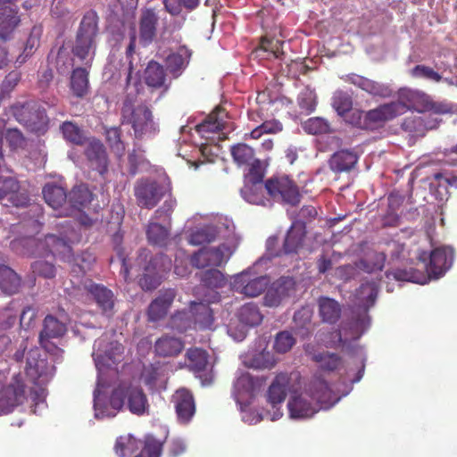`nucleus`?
I'll return each mask as SVG.
<instances>
[{
    "mask_svg": "<svg viewBox=\"0 0 457 457\" xmlns=\"http://www.w3.org/2000/svg\"><path fill=\"white\" fill-rule=\"evenodd\" d=\"M127 403L129 411L137 416L144 415L149 408L147 397L140 386L120 384L110 396V405L113 411H105L100 403L99 383L94 391V408L96 418L114 417Z\"/></svg>",
    "mask_w": 457,
    "mask_h": 457,
    "instance_id": "1",
    "label": "nucleus"
},
{
    "mask_svg": "<svg viewBox=\"0 0 457 457\" xmlns=\"http://www.w3.org/2000/svg\"><path fill=\"white\" fill-rule=\"evenodd\" d=\"M332 400V391L328 382L315 377L304 392L292 395L287 403L291 419H308L321 408L328 405Z\"/></svg>",
    "mask_w": 457,
    "mask_h": 457,
    "instance_id": "2",
    "label": "nucleus"
},
{
    "mask_svg": "<svg viewBox=\"0 0 457 457\" xmlns=\"http://www.w3.org/2000/svg\"><path fill=\"white\" fill-rule=\"evenodd\" d=\"M98 34V16L93 10L87 12L79 24L71 52L83 64L90 65L95 56Z\"/></svg>",
    "mask_w": 457,
    "mask_h": 457,
    "instance_id": "3",
    "label": "nucleus"
},
{
    "mask_svg": "<svg viewBox=\"0 0 457 457\" xmlns=\"http://www.w3.org/2000/svg\"><path fill=\"white\" fill-rule=\"evenodd\" d=\"M120 113L122 124L130 125L137 138L154 135L158 131L151 109L145 104L135 106L129 96L125 97Z\"/></svg>",
    "mask_w": 457,
    "mask_h": 457,
    "instance_id": "4",
    "label": "nucleus"
},
{
    "mask_svg": "<svg viewBox=\"0 0 457 457\" xmlns=\"http://www.w3.org/2000/svg\"><path fill=\"white\" fill-rule=\"evenodd\" d=\"M141 448L134 457H161L163 442L152 435H146L143 441L131 435L120 436L116 439L114 452L119 457H127Z\"/></svg>",
    "mask_w": 457,
    "mask_h": 457,
    "instance_id": "5",
    "label": "nucleus"
},
{
    "mask_svg": "<svg viewBox=\"0 0 457 457\" xmlns=\"http://www.w3.org/2000/svg\"><path fill=\"white\" fill-rule=\"evenodd\" d=\"M12 112L19 123L37 135H43L48 129L46 112L36 101L16 103L12 106Z\"/></svg>",
    "mask_w": 457,
    "mask_h": 457,
    "instance_id": "6",
    "label": "nucleus"
},
{
    "mask_svg": "<svg viewBox=\"0 0 457 457\" xmlns=\"http://www.w3.org/2000/svg\"><path fill=\"white\" fill-rule=\"evenodd\" d=\"M265 188L274 201L282 204L296 206L301 202L299 187L288 176H275L267 179Z\"/></svg>",
    "mask_w": 457,
    "mask_h": 457,
    "instance_id": "7",
    "label": "nucleus"
},
{
    "mask_svg": "<svg viewBox=\"0 0 457 457\" xmlns=\"http://www.w3.org/2000/svg\"><path fill=\"white\" fill-rule=\"evenodd\" d=\"M167 257L164 254L153 256L150 250L141 248L138 252L137 263L143 270L139 278V286L145 291H151L158 287L162 282V276L157 264L160 261L164 262Z\"/></svg>",
    "mask_w": 457,
    "mask_h": 457,
    "instance_id": "8",
    "label": "nucleus"
},
{
    "mask_svg": "<svg viewBox=\"0 0 457 457\" xmlns=\"http://www.w3.org/2000/svg\"><path fill=\"white\" fill-rule=\"evenodd\" d=\"M26 385L21 373L15 374L10 382L0 389V415L12 411L24 403Z\"/></svg>",
    "mask_w": 457,
    "mask_h": 457,
    "instance_id": "9",
    "label": "nucleus"
},
{
    "mask_svg": "<svg viewBox=\"0 0 457 457\" xmlns=\"http://www.w3.org/2000/svg\"><path fill=\"white\" fill-rule=\"evenodd\" d=\"M270 278L267 276H258L251 270H246L233 277L232 289L248 297L260 295L268 287Z\"/></svg>",
    "mask_w": 457,
    "mask_h": 457,
    "instance_id": "10",
    "label": "nucleus"
},
{
    "mask_svg": "<svg viewBox=\"0 0 457 457\" xmlns=\"http://www.w3.org/2000/svg\"><path fill=\"white\" fill-rule=\"evenodd\" d=\"M163 187L154 179L141 178L134 185V195L141 208L153 209L163 197Z\"/></svg>",
    "mask_w": 457,
    "mask_h": 457,
    "instance_id": "11",
    "label": "nucleus"
},
{
    "mask_svg": "<svg viewBox=\"0 0 457 457\" xmlns=\"http://www.w3.org/2000/svg\"><path fill=\"white\" fill-rule=\"evenodd\" d=\"M453 249L448 246L435 248L429 254L427 263V253L423 252L419 259L424 262V267L429 278H438L450 269L453 261Z\"/></svg>",
    "mask_w": 457,
    "mask_h": 457,
    "instance_id": "12",
    "label": "nucleus"
},
{
    "mask_svg": "<svg viewBox=\"0 0 457 457\" xmlns=\"http://www.w3.org/2000/svg\"><path fill=\"white\" fill-rule=\"evenodd\" d=\"M231 255L228 246L220 245L218 247H204L192 255V265L204 269L209 266L219 267L226 263Z\"/></svg>",
    "mask_w": 457,
    "mask_h": 457,
    "instance_id": "13",
    "label": "nucleus"
},
{
    "mask_svg": "<svg viewBox=\"0 0 457 457\" xmlns=\"http://www.w3.org/2000/svg\"><path fill=\"white\" fill-rule=\"evenodd\" d=\"M84 145V154L89 168L104 177L108 172L109 167V159L105 146L96 137H89Z\"/></svg>",
    "mask_w": 457,
    "mask_h": 457,
    "instance_id": "14",
    "label": "nucleus"
},
{
    "mask_svg": "<svg viewBox=\"0 0 457 457\" xmlns=\"http://www.w3.org/2000/svg\"><path fill=\"white\" fill-rule=\"evenodd\" d=\"M295 293V281L291 277H281L271 284L263 297L268 307H278Z\"/></svg>",
    "mask_w": 457,
    "mask_h": 457,
    "instance_id": "15",
    "label": "nucleus"
},
{
    "mask_svg": "<svg viewBox=\"0 0 457 457\" xmlns=\"http://www.w3.org/2000/svg\"><path fill=\"white\" fill-rule=\"evenodd\" d=\"M159 12L154 8L145 7L141 9L138 20L139 43L143 46L152 44L157 35Z\"/></svg>",
    "mask_w": 457,
    "mask_h": 457,
    "instance_id": "16",
    "label": "nucleus"
},
{
    "mask_svg": "<svg viewBox=\"0 0 457 457\" xmlns=\"http://www.w3.org/2000/svg\"><path fill=\"white\" fill-rule=\"evenodd\" d=\"M171 403L180 423H188L195 413V401L191 391L179 388L171 396Z\"/></svg>",
    "mask_w": 457,
    "mask_h": 457,
    "instance_id": "17",
    "label": "nucleus"
},
{
    "mask_svg": "<svg viewBox=\"0 0 457 457\" xmlns=\"http://www.w3.org/2000/svg\"><path fill=\"white\" fill-rule=\"evenodd\" d=\"M67 327L53 315H46L44 319L43 328L39 334V343L47 352L57 350V347L50 342L52 338H60L65 335Z\"/></svg>",
    "mask_w": 457,
    "mask_h": 457,
    "instance_id": "18",
    "label": "nucleus"
},
{
    "mask_svg": "<svg viewBox=\"0 0 457 457\" xmlns=\"http://www.w3.org/2000/svg\"><path fill=\"white\" fill-rule=\"evenodd\" d=\"M93 200V194L86 184L76 185L67 194L69 207L60 212L62 216L72 215L74 212H82Z\"/></svg>",
    "mask_w": 457,
    "mask_h": 457,
    "instance_id": "19",
    "label": "nucleus"
},
{
    "mask_svg": "<svg viewBox=\"0 0 457 457\" xmlns=\"http://www.w3.org/2000/svg\"><path fill=\"white\" fill-rule=\"evenodd\" d=\"M427 94L409 87H402L397 91V100L392 101L394 104L399 105V116L404 114L408 110H414L422 112L423 104Z\"/></svg>",
    "mask_w": 457,
    "mask_h": 457,
    "instance_id": "20",
    "label": "nucleus"
},
{
    "mask_svg": "<svg viewBox=\"0 0 457 457\" xmlns=\"http://www.w3.org/2000/svg\"><path fill=\"white\" fill-rule=\"evenodd\" d=\"M85 289L88 295L94 299L102 312L107 316L113 314L114 295L112 290L102 284H96L89 280L85 284Z\"/></svg>",
    "mask_w": 457,
    "mask_h": 457,
    "instance_id": "21",
    "label": "nucleus"
},
{
    "mask_svg": "<svg viewBox=\"0 0 457 457\" xmlns=\"http://www.w3.org/2000/svg\"><path fill=\"white\" fill-rule=\"evenodd\" d=\"M177 295L174 288H165L159 291L158 296L148 306L147 316L150 321L163 319Z\"/></svg>",
    "mask_w": 457,
    "mask_h": 457,
    "instance_id": "22",
    "label": "nucleus"
},
{
    "mask_svg": "<svg viewBox=\"0 0 457 457\" xmlns=\"http://www.w3.org/2000/svg\"><path fill=\"white\" fill-rule=\"evenodd\" d=\"M144 80L147 87L154 89L168 91L170 81L167 76V70L156 61L151 60L145 69Z\"/></svg>",
    "mask_w": 457,
    "mask_h": 457,
    "instance_id": "23",
    "label": "nucleus"
},
{
    "mask_svg": "<svg viewBox=\"0 0 457 457\" xmlns=\"http://www.w3.org/2000/svg\"><path fill=\"white\" fill-rule=\"evenodd\" d=\"M379 282L380 279L366 280L362 282L353 294L354 303L363 308L365 311L372 307L378 295Z\"/></svg>",
    "mask_w": 457,
    "mask_h": 457,
    "instance_id": "24",
    "label": "nucleus"
},
{
    "mask_svg": "<svg viewBox=\"0 0 457 457\" xmlns=\"http://www.w3.org/2000/svg\"><path fill=\"white\" fill-rule=\"evenodd\" d=\"M398 104H394L393 102H390L366 112V120H368L369 129H373L398 117Z\"/></svg>",
    "mask_w": 457,
    "mask_h": 457,
    "instance_id": "25",
    "label": "nucleus"
},
{
    "mask_svg": "<svg viewBox=\"0 0 457 457\" xmlns=\"http://www.w3.org/2000/svg\"><path fill=\"white\" fill-rule=\"evenodd\" d=\"M192 53L185 46H179L176 52H171L165 58L166 70L173 79H178L187 67Z\"/></svg>",
    "mask_w": 457,
    "mask_h": 457,
    "instance_id": "26",
    "label": "nucleus"
},
{
    "mask_svg": "<svg viewBox=\"0 0 457 457\" xmlns=\"http://www.w3.org/2000/svg\"><path fill=\"white\" fill-rule=\"evenodd\" d=\"M190 310L195 330L212 329L214 323L213 312L208 303L204 302H191Z\"/></svg>",
    "mask_w": 457,
    "mask_h": 457,
    "instance_id": "27",
    "label": "nucleus"
},
{
    "mask_svg": "<svg viewBox=\"0 0 457 457\" xmlns=\"http://www.w3.org/2000/svg\"><path fill=\"white\" fill-rule=\"evenodd\" d=\"M289 381L290 379L287 374H278L270 386L267 397L273 409H276L278 404H281L285 401Z\"/></svg>",
    "mask_w": 457,
    "mask_h": 457,
    "instance_id": "28",
    "label": "nucleus"
},
{
    "mask_svg": "<svg viewBox=\"0 0 457 457\" xmlns=\"http://www.w3.org/2000/svg\"><path fill=\"white\" fill-rule=\"evenodd\" d=\"M184 342L175 337L164 335L154 343V352L161 357L178 356L184 349Z\"/></svg>",
    "mask_w": 457,
    "mask_h": 457,
    "instance_id": "29",
    "label": "nucleus"
},
{
    "mask_svg": "<svg viewBox=\"0 0 457 457\" xmlns=\"http://www.w3.org/2000/svg\"><path fill=\"white\" fill-rule=\"evenodd\" d=\"M124 346L119 342H111L104 353H100V349L93 353L96 366H111L112 364L120 363L123 359Z\"/></svg>",
    "mask_w": 457,
    "mask_h": 457,
    "instance_id": "30",
    "label": "nucleus"
},
{
    "mask_svg": "<svg viewBox=\"0 0 457 457\" xmlns=\"http://www.w3.org/2000/svg\"><path fill=\"white\" fill-rule=\"evenodd\" d=\"M319 313L322 321L335 324L341 317V305L336 300L322 296L319 298Z\"/></svg>",
    "mask_w": 457,
    "mask_h": 457,
    "instance_id": "31",
    "label": "nucleus"
},
{
    "mask_svg": "<svg viewBox=\"0 0 457 457\" xmlns=\"http://www.w3.org/2000/svg\"><path fill=\"white\" fill-rule=\"evenodd\" d=\"M225 116V110L217 107L203 122L196 125L195 129L203 137H206L207 133L218 132L223 129Z\"/></svg>",
    "mask_w": 457,
    "mask_h": 457,
    "instance_id": "32",
    "label": "nucleus"
},
{
    "mask_svg": "<svg viewBox=\"0 0 457 457\" xmlns=\"http://www.w3.org/2000/svg\"><path fill=\"white\" fill-rule=\"evenodd\" d=\"M358 156L349 150H340L335 153L330 160L329 166L336 172L348 171L357 163Z\"/></svg>",
    "mask_w": 457,
    "mask_h": 457,
    "instance_id": "33",
    "label": "nucleus"
},
{
    "mask_svg": "<svg viewBox=\"0 0 457 457\" xmlns=\"http://www.w3.org/2000/svg\"><path fill=\"white\" fill-rule=\"evenodd\" d=\"M46 362L40 358L38 349H31L26 357L25 371L28 377L36 380L46 373Z\"/></svg>",
    "mask_w": 457,
    "mask_h": 457,
    "instance_id": "34",
    "label": "nucleus"
},
{
    "mask_svg": "<svg viewBox=\"0 0 457 457\" xmlns=\"http://www.w3.org/2000/svg\"><path fill=\"white\" fill-rule=\"evenodd\" d=\"M42 193L46 203L54 210L67 204V193L61 186L48 183L43 187Z\"/></svg>",
    "mask_w": 457,
    "mask_h": 457,
    "instance_id": "35",
    "label": "nucleus"
},
{
    "mask_svg": "<svg viewBox=\"0 0 457 457\" xmlns=\"http://www.w3.org/2000/svg\"><path fill=\"white\" fill-rule=\"evenodd\" d=\"M21 285V277L11 268L5 265L0 266V289L7 295H14L19 292Z\"/></svg>",
    "mask_w": 457,
    "mask_h": 457,
    "instance_id": "36",
    "label": "nucleus"
},
{
    "mask_svg": "<svg viewBox=\"0 0 457 457\" xmlns=\"http://www.w3.org/2000/svg\"><path fill=\"white\" fill-rule=\"evenodd\" d=\"M305 237L304 227L303 225L292 226L287 231L284 244L283 252L286 254L296 253L303 246Z\"/></svg>",
    "mask_w": 457,
    "mask_h": 457,
    "instance_id": "37",
    "label": "nucleus"
},
{
    "mask_svg": "<svg viewBox=\"0 0 457 457\" xmlns=\"http://www.w3.org/2000/svg\"><path fill=\"white\" fill-rule=\"evenodd\" d=\"M60 131L62 137L73 145L82 146L89 138H87L83 129L75 122L71 120L63 121L60 125Z\"/></svg>",
    "mask_w": 457,
    "mask_h": 457,
    "instance_id": "38",
    "label": "nucleus"
},
{
    "mask_svg": "<svg viewBox=\"0 0 457 457\" xmlns=\"http://www.w3.org/2000/svg\"><path fill=\"white\" fill-rule=\"evenodd\" d=\"M312 311L303 306L296 311L293 317L294 328L302 337H308L312 333Z\"/></svg>",
    "mask_w": 457,
    "mask_h": 457,
    "instance_id": "39",
    "label": "nucleus"
},
{
    "mask_svg": "<svg viewBox=\"0 0 457 457\" xmlns=\"http://www.w3.org/2000/svg\"><path fill=\"white\" fill-rule=\"evenodd\" d=\"M71 90L77 97L85 96L89 88L88 72L85 68L74 69L71 75Z\"/></svg>",
    "mask_w": 457,
    "mask_h": 457,
    "instance_id": "40",
    "label": "nucleus"
},
{
    "mask_svg": "<svg viewBox=\"0 0 457 457\" xmlns=\"http://www.w3.org/2000/svg\"><path fill=\"white\" fill-rule=\"evenodd\" d=\"M208 353L198 347H191L186 353L187 367L195 373H201L206 370L208 366Z\"/></svg>",
    "mask_w": 457,
    "mask_h": 457,
    "instance_id": "41",
    "label": "nucleus"
},
{
    "mask_svg": "<svg viewBox=\"0 0 457 457\" xmlns=\"http://www.w3.org/2000/svg\"><path fill=\"white\" fill-rule=\"evenodd\" d=\"M170 227L150 221L146 228V237L153 245L166 246L170 241Z\"/></svg>",
    "mask_w": 457,
    "mask_h": 457,
    "instance_id": "42",
    "label": "nucleus"
},
{
    "mask_svg": "<svg viewBox=\"0 0 457 457\" xmlns=\"http://www.w3.org/2000/svg\"><path fill=\"white\" fill-rule=\"evenodd\" d=\"M168 327L178 333H185L191 329L195 330L190 306L188 310L178 311L171 315Z\"/></svg>",
    "mask_w": 457,
    "mask_h": 457,
    "instance_id": "43",
    "label": "nucleus"
},
{
    "mask_svg": "<svg viewBox=\"0 0 457 457\" xmlns=\"http://www.w3.org/2000/svg\"><path fill=\"white\" fill-rule=\"evenodd\" d=\"M265 183H245L240 193L242 197L250 204L265 205L268 201L264 195Z\"/></svg>",
    "mask_w": 457,
    "mask_h": 457,
    "instance_id": "44",
    "label": "nucleus"
},
{
    "mask_svg": "<svg viewBox=\"0 0 457 457\" xmlns=\"http://www.w3.org/2000/svg\"><path fill=\"white\" fill-rule=\"evenodd\" d=\"M237 317L241 323L249 327L260 325L263 319L258 305L253 303H247L241 306Z\"/></svg>",
    "mask_w": 457,
    "mask_h": 457,
    "instance_id": "45",
    "label": "nucleus"
},
{
    "mask_svg": "<svg viewBox=\"0 0 457 457\" xmlns=\"http://www.w3.org/2000/svg\"><path fill=\"white\" fill-rule=\"evenodd\" d=\"M230 154L234 162L239 167L253 163L256 159L253 148L245 143L231 145Z\"/></svg>",
    "mask_w": 457,
    "mask_h": 457,
    "instance_id": "46",
    "label": "nucleus"
},
{
    "mask_svg": "<svg viewBox=\"0 0 457 457\" xmlns=\"http://www.w3.org/2000/svg\"><path fill=\"white\" fill-rule=\"evenodd\" d=\"M217 237V228L208 225L193 231L189 237V243L193 245L209 244L213 242Z\"/></svg>",
    "mask_w": 457,
    "mask_h": 457,
    "instance_id": "47",
    "label": "nucleus"
},
{
    "mask_svg": "<svg viewBox=\"0 0 457 457\" xmlns=\"http://www.w3.org/2000/svg\"><path fill=\"white\" fill-rule=\"evenodd\" d=\"M199 276L202 284L208 288H220L227 283L224 274L219 270H207L202 271Z\"/></svg>",
    "mask_w": 457,
    "mask_h": 457,
    "instance_id": "48",
    "label": "nucleus"
},
{
    "mask_svg": "<svg viewBox=\"0 0 457 457\" xmlns=\"http://www.w3.org/2000/svg\"><path fill=\"white\" fill-rule=\"evenodd\" d=\"M106 142L112 151L121 157L125 154V143L121 140V129L119 127H111L105 130Z\"/></svg>",
    "mask_w": 457,
    "mask_h": 457,
    "instance_id": "49",
    "label": "nucleus"
},
{
    "mask_svg": "<svg viewBox=\"0 0 457 457\" xmlns=\"http://www.w3.org/2000/svg\"><path fill=\"white\" fill-rule=\"evenodd\" d=\"M386 257L381 253H374L372 255L361 259L357 267L367 273L381 271L385 266Z\"/></svg>",
    "mask_w": 457,
    "mask_h": 457,
    "instance_id": "50",
    "label": "nucleus"
},
{
    "mask_svg": "<svg viewBox=\"0 0 457 457\" xmlns=\"http://www.w3.org/2000/svg\"><path fill=\"white\" fill-rule=\"evenodd\" d=\"M332 106L339 116L344 117L352 111V96L347 92L337 90L333 95Z\"/></svg>",
    "mask_w": 457,
    "mask_h": 457,
    "instance_id": "51",
    "label": "nucleus"
},
{
    "mask_svg": "<svg viewBox=\"0 0 457 457\" xmlns=\"http://www.w3.org/2000/svg\"><path fill=\"white\" fill-rule=\"evenodd\" d=\"M123 233L120 230H118L112 236V244L113 246V250L115 251L118 259L121 262V272L124 274L125 279H127L128 275L129 273V268L127 263V256L128 254L125 252V249L122 246L123 243Z\"/></svg>",
    "mask_w": 457,
    "mask_h": 457,
    "instance_id": "52",
    "label": "nucleus"
},
{
    "mask_svg": "<svg viewBox=\"0 0 457 457\" xmlns=\"http://www.w3.org/2000/svg\"><path fill=\"white\" fill-rule=\"evenodd\" d=\"M254 378L247 372L242 373L234 383V390L237 396L251 395L255 388Z\"/></svg>",
    "mask_w": 457,
    "mask_h": 457,
    "instance_id": "53",
    "label": "nucleus"
},
{
    "mask_svg": "<svg viewBox=\"0 0 457 457\" xmlns=\"http://www.w3.org/2000/svg\"><path fill=\"white\" fill-rule=\"evenodd\" d=\"M166 12L171 15H179L182 9L188 11L195 9L199 5V0H162Z\"/></svg>",
    "mask_w": 457,
    "mask_h": 457,
    "instance_id": "54",
    "label": "nucleus"
},
{
    "mask_svg": "<svg viewBox=\"0 0 457 457\" xmlns=\"http://www.w3.org/2000/svg\"><path fill=\"white\" fill-rule=\"evenodd\" d=\"M423 105L422 112H430L435 114H447L454 112L451 103L446 101H434L428 94Z\"/></svg>",
    "mask_w": 457,
    "mask_h": 457,
    "instance_id": "55",
    "label": "nucleus"
},
{
    "mask_svg": "<svg viewBox=\"0 0 457 457\" xmlns=\"http://www.w3.org/2000/svg\"><path fill=\"white\" fill-rule=\"evenodd\" d=\"M314 361L320 363V367L323 370L334 371L342 363L341 358L337 353L324 352L315 354Z\"/></svg>",
    "mask_w": 457,
    "mask_h": 457,
    "instance_id": "56",
    "label": "nucleus"
},
{
    "mask_svg": "<svg viewBox=\"0 0 457 457\" xmlns=\"http://www.w3.org/2000/svg\"><path fill=\"white\" fill-rule=\"evenodd\" d=\"M283 129L281 122L277 120H269L253 129L249 137L253 139L260 138L263 134H276Z\"/></svg>",
    "mask_w": 457,
    "mask_h": 457,
    "instance_id": "57",
    "label": "nucleus"
},
{
    "mask_svg": "<svg viewBox=\"0 0 457 457\" xmlns=\"http://www.w3.org/2000/svg\"><path fill=\"white\" fill-rule=\"evenodd\" d=\"M305 132L312 135L325 134L330 131L329 123L323 118L313 117L303 124Z\"/></svg>",
    "mask_w": 457,
    "mask_h": 457,
    "instance_id": "58",
    "label": "nucleus"
},
{
    "mask_svg": "<svg viewBox=\"0 0 457 457\" xmlns=\"http://www.w3.org/2000/svg\"><path fill=\"white\" fill-rule=\"evenodd\" d=\"M4 138L12 151L24 149L27 140L18 129H8L4 133Z\"/></svg>",
    "mask_w": 457,
    "mask_h": 457,
    "instance_id": "59",
    "label": "nucleus"
},
{
    "mask_svg": "<svg viewBox=\"0 0 457 457\" xmlns=\"http://www.w3.org/2000/svg\"><path fill=\"white\" fill-rule=\"evenodd\" d=\"M364 91L373 96L381 98H389L393 96V89L389 85L380 83L370 79L366 84Z\"/></svg>",
    "mask_w": 457,
    "mask_h": 457,
    "instance_id": "60",
    "label": "nucleus"
},
{
    "mask_svg": "<svg viewBox=\"0 0 457 457\" xmlns=\"http://www.w3.org/2000/svg\"><path fill=\"white\" fill-rule=\"evenodd\" d=\"M95 261V257L90 253H82L79 256L76 257L71 271L78 276L79 274L84 276L91 269Z\"/></svg>",
    "mask_w": 457,
    "mask_h": 457,
    "instance_id": "61",
    "label": "nucleus"
},
{
    "mask_svg": "<svg viewBox=\"0 0 457 457\" xmlns=\"http://www.w3.org/2000/svg\"><path fill=\"white\" fill-rule=\"evenodd\" d=\"M9 14L6 18L1 20L0 21V37L4 40H6L12 31L15 29V27L19 24L20 19L17 16V12L9 9Z\"/></svg>",
    "mask_w": 457,
    "mask_h": 457,
    "instance_id": "62",
    "label": "nucleus"
},
{
    "mask_svg": "<svg viewBox=\"0 0 457 457\" xmlns=\"http://www.w3.org/2000/svg\"><path fill=\"white\" fill-rule=\"evenodd\" d=\"M295 344V339L288 331H281L277 334L274 342V349L277 353H285Z\"/></svg>",
    "mask_w": 457,
    "mask_h": 457,
    "instance_id": "63",
    "label": "nucleus"
},
{
    "mask_svg": "<svg viewBox=\"0 0 457 457\" xmlns=\"http://www.w3.org/2000/svg\"><path fill=\"white\" fill-rule=\"evenodd\" d=\"M402 129L413 136L424 135L426 126L421 117H407L402 123Z\"/></svg>",
    "mask_w": 457,
    "mask_h": 457,
    "instance_id": "64",
    "label": "nucleus"
}]
</instances>
